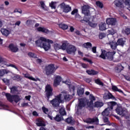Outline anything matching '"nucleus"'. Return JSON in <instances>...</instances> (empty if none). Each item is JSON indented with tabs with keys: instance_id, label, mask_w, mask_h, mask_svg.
I'll return each mask as SVG.
<instances>
[{
	"instance_id": "obj_50",
	"label": "nucleus",
	"mask_w": 130,
	"mask_h": 130,
	"mask_svg": "<svg viewBox=\"0 0 130 130\" xmlns=\"http://www.w3.org/2000/svg\"><path fill=\"white\" fill-rule=\"evenodd\" d=\"M96 84L100 85V86H103V83L100 81L99 79H96L95 80Z\"/></svg>"
},
{
	"instance_id": "obj_17",
	"label": "nucleus",
	"mask_w": 130,
	"mask_h": 130,
	"mask_svg": "<svg viewBox=\"0 0 130 130\" xmlns=\"http://www.w3.org/2000/svg\"><path fill=\"white\" fill-rule=\"evenodd\" d=\"M24 77L26 79H28V80H31V81H34V82H37V81H39L40 82V79L36 77V78L33 77V76H31L29 75V74H23Z\"/></svg>"
},
{
	"instance_id": "obj_31",
	"label": "nucleus",
	"mask_w": 130,
	"mask_h": 130,
	"mask_svg": "<svg viewBox=\"0 0 130 130\" xmlns=\"http://www.w3.org/2000/svg\"><path fill=\"white\" fill-rule=\"evenodd\" d=\"M22 99V97L17 95H13V101H15L16 103H18L20 100Z\"/></svg>"
},
{
	"instance_id": "obj_25",
	"label": "nucleus",
	"mask_w": 130,
	"mask_h": 130,
	"mask_svg": "<svg viewBox=\"0 0 130 130\" xmlns=\"http://www.w3.org/2000/svg\"><path fill=\"white\" fill-rule=\"evenodd\" d=\"M63 83H64V84H66V85H68V86H69V89H70L71 90H72V91H75L76 87H75V86L73 85H71V82H70V81H63Z\"/></svg>"
},
{
	"instance_id": "obj_58",
	"label": "nucleus",
	"mask_w": 130,
	"mask_h": 130,
	"mask_svg": "<svg viewBox=\"0 0 130 130\" xmlns=\"http://www.w3.org/2000/svg\"><path fill=\"white\" fill-rule=\"evenodd\" d=\"M78 13V9H74L72 12V15H76V14Z\"/></svg>"
},
{
	"instance_id": "obj_10",
	"label": "nucleus",
	"mask_w": 130,
	"mask_h": 130,
	"mask_svg": "<svg viewBox=\"0 0 130 130\" xmlns=\"http://www.w3.org/2000/svg\"><path fill=\"white\" fill-rule=\"evenodd\" d=\"M56 69L54 67V64H49L45 68L46 75H51L53 74L56 70Z\"/></svg>"
},
{
	"instance_id": "obj_21",
	"label": "nucleus",
	"mask_w": 130,
	"mask_h": 130,
	"mask_svg": "<svg viewBox=\"0 0 130 130\" xmlns=\"http://www.w3.org/2000/svg\"><path fill=\"white\" fill-rule=\"evenodd\" d=\"M109 45L111 49L115 50L116 49V47H117V43L115 41H110L109 43Z\"/></svg>"
},
{
	"instance_id": "obj_16",
	"label": "nucleus",
	"mask_w": 130,
	"mask_h": 130,
	"mask_svg": "<svg viewBox=\"0 0 130 130\" xmlns=\"http://www.w3.org/2000/svg\"><path fill=\"white\" fill-rule=\"evenodd\" d=\"M103 98L105 100H108V99H112V100H115V97L111 94L110 92L105 93L103 95Z\"/></svg>"
},
{
	"instance_id": "obj_44",
	"label": "nucleus",
	"mask_w": 130,
	"mask_h": 130,
	"mask_svg": "<svg viewBox=\"0 0 130 130\" xmlns=\"http://www.w3.org/2000/svg\"><path fill=\"white\" fill-rule=\"evenodd\" d=\"M64 98L66 101H69L72 99V95L69 94H63Z\"/></svg>"
},
{
	"instance_id": "obj_60",
	"label": "nucleus",
	"mask_w": 130,
	"mask_h": 130,
	"mask_svg": "<svg viewBox=\"0 0 130 130\" xmlns=\"http://www.w3.org/2000/svg\"><path fill=\"white\" fill-rule=\"evenodd\" d=\"M81 65L84 69H87V68H88V66H87V64H86L85 63H82Z\"/></svg>"
},
{
	"instance_id": "obj_3",
	"label": "nucleus",
	"mask_w": 130,
	"mask_h": 130,
	"mask_svg": "<svg viewBox=\"0 0 130 130\" xmlns=\"http://www.w3.org/2000/svg\"><path fill=\"white\" fill-rule=\"evenodd\" d=\"M116 112L119 115H121L123 117H124L125 119H128L129 118V113L125 108H122L121 107H118L116 109Z\"/></svg>"
},
{
	"instance_id": "obj_8",
	"label": "nucleus",
	"mask_w": 130,
	"mask_h": 130,
	"mask_svg": "<svg viewBox=\"0 0 130 130\" xmlns=\"http://www.w3.org/2000/svg\"><path fill=\"white\" fill-rule=\"evenodd\" d=\"M91 10H94L93 9L91 8L88 5H84L81 7L82 13L85 15V17H88L90 15V11Z\"/></svg>"
},
{
	"instance_id": "obj_62",
	"label": "nucleus",
	"mask_w": 130,
	"mask_h": 130,
	"mask_svg": "<svg viewBox=\"0 0 130 130\" xmlns=\"http://www.w3.org/2000/svg\"><path fill=\"white\" fill-rule=\"evenodd\" d=\"M96 47H92V52H93V53H96Z\"/></svg>"
},
{
	"instance_id": "obj_33",
	"label": "nucleus",
	"mask_w": 130,
	"mask_h": 130,
	"mask_svg": "<svg viewBox=\"0 0 130 130\" xmlns=\"http://www.w3.org/2000/svg\"><path fill=\"white\" fill-rule=\"evenodd\" d=\"M82 47H84L85 48H91L92 47V44L90 42L85 43L82 45Z\"/></svg>"
},
{
	"instance_id": "obj_2",
	"label": "nucleus",
	"mask_w": 130,
	"mask_h": 130,
	"mask_svg": "<svg viewBox=\"0 0 130 130\" xmlns=\"http://www.w3.org/2000/svg\"><path fill=\"white\" fill-rule=\"evenodd\" d=\"M37 46L41 47V48H44L45 51H47L50 49L51 46L49 43H47V39L41 37L39 40L35 42Z\"/></svg>"
},
{
	"instance_id": "obj_41",
	"label": "nucleus",
	"mask_w": 130,
	"mask_h": 130,
	"mask_svg": "<svg viewBox=\"0 0 130 130\" xmlns=\"http://www.w3.org/2000/svg\"><path fill=\"white\" fill-rule=\"evenodd\" d=\"M11 89V92L12 94H16V93H18V89L16 87L13 86Z\"/></svg>"
},
{
	"instance_id": "obj_28",
	"label": "nucleus",
	"mask_w": 130,
	"mask_h": 130,
	"mask_svg": "<svg viewBox=\"0 0 130 130\" xmlns=\"http://www.w3.org/2000/svg\"><path fill=\"white\" fill-rule=\"evenodd\" d=\"M100 30L101 31H104V30H106V23L105 22H102L99 25Z\"/></svg>"
},
{
	"instance_id": "obj_18",
	"label": "nucleus",
	"mask_w": 130,
	"mask_h": 130,
	"mask_svg": "<svg viewBox=\"0 0 130 130\" xmlns=\"http://www.w3.org/2000/svg\"><path fill=\"white\" fill-rule=\"evenodd\" d=\"M87 122L88 123H94L95 124H99V119L97 117H95L92 119H88L87 121Z\"/></svg>"
},
{
	"instance_id": "obj_5",
	"label": "nucleus",
	"mask_w": 130,
	"mask_h": 130,
	"mask_svg": "<svg viewBox=\"0 0 130 130\" xmlns=\"http://www.w3.org/2000/svg\"><path fill=\"white\" fill-rule=\"evenodd\" d=\"M116 53L115 52H106L105 50H102V53L100 55V57L105 59L107 57L109 60H113V55Z\"/></svg>"
},
{
	"instance_id": "obj_1",
	"label": "nucleus",
	"mask_w": 130,
	"mask_h": 130,
	"mask_svg": "<svg viewBox=\"0 0 130 130\" xmlns=\"http://www.w3.org/2000/svg\"><path fill=\"white\" fill-rule=\"evenodd\" d=\"M90 102L86 99H78V104L76 106V112L77 114H80L82 112V110L84 109L85 106L86 107H91L93 105V102L96 100L95 96L92 94H90L89 96Z\"/></svg>"
},
{
	"instance_id": "obj_37",
	"label": "nucleus",
	"mask_w": 130,
	"mask_h": 130,
	"mask_svg": "<svg viewBox=\"0 0 130 130\" xmlns=\"http://www.w3.org/2000/svg\"><path fill=\"white\" fill-rule=\"evenodd\" d=\"M103 106V103L101 102H96L94 103V107H102Z\"/></svg>"
},
{
	"instance_id": "obj_13",
	"label": "nucleus",
	"mask_w": 130,
	"mask_h": 130,
	"mask_svg": "<svg viewBox=\"0 0 130 130\" xmlns=\"http://www.w3.org/2000/svg\"><path fill=\"white\" fill-rule=\"evenodd\" d=\"M123 2V0H115L113 2L114 6L116 9H123L124 8Z\"/></svg>"
},
{
	"instance_id": "obj_19",
	"label": "nucleus",
	"mask_w": 130,
	"mask_h": 130,
	"mask_svg": "<svg viewBox=\"0 0 130 130\" xmlns=\"http://www.w3.org/2000/svg\"><path fill=\"white\" fill-rule=\"evenodd\" d=\"M9 48L12 52H18V51L19 50L18 47H17L16 45H14L13 44L9 45Z\"/></svg>"
},
{
	"instance_id": "obj_57",
	"label": "nucleus",
	"mask_w": 130,
	"mask_h": 130,
	"mask_svg": "<svg viewBox=\"0 0 130 130\" xmlns=\"http://www.w3.org/2000/svg\"><path fill=\"white\" fill-rule=\"evenodd\" d=\"M6 62V59L0 56V63L4 64Z\"/></svg>"
},
{
	"instance_id": "obj_11",
	"label": "nucleus",
	"mask_w": 130,
	"mask_h": 130,
	"mask_svg": "<svg viewBox=\"0 0 130 130\" xmlns=\"http://www.w3.org/2000/svg\"><path fill=\"white\" fill-rule=\"evenodd\" d=\"M65 50H66V52L68 54H72V53H75L76 51H77V48L73 45H70L68 46L67 44Z\"/></svg>"
},
{
	"instance_id": "obj_14",
	"label": "nucleus",
	"mask_w": 130,
	"mask_h": 130,
	"mask_svg": "<svg viewBox=\"0 0 130 130\" xmlns=\"http://www.w3.org/2000/svg\"><path fill=\"white\" fill-rule=\"evenodd\" d=\"M60 9H63L64 13H69L70 11H72V7H70V5H66L64 3H61L60 5Z\"/></svg>"
},
{
	"instance_id": "obj_53",
	"label": "nucleus",
	"mask_w": 130,
	"mask_h": 130,
	"mask_svg": "<svg viewBox=\"0 0 130 130\" xmlns=\"http://www.w3.org/2000/svg\"><path fill=\"white\" fill-rule=\"evenodd\" d=\"M123 3L126 6H128V7L130 6V0H123Z\"/></svg>"
},
{
	"instance_id": "obj_40",
	"label": "nucleus",
	"mask_w": 130,
	"mask_h": 130,
	"mask_svg": "<svg viewBox=\"0 0 130 130\" xmlns=\"http://www.w3.org/2000/svg\"><path fill=\"white\" fill-rule=\"evenodd\" d=\"M59 113L61 115H66L67 113L66 112V110L64 107H61L59 110Z\"/></svg>"
},
{
	"instance_id": "obj_9",
	"label": "nucleus",
	"mask_w": 130,
	"mask_h": 130,
	"mask_svg": "<svg viewBox=\"0 0 130 130\" xmlns=\"http://www.w3.org/2000/svg\"><path fill=\"white\" fill-rule=\"evenodd\" d=\"M68 44V42L64 41L62 43V44L56 43L54 45V48L56 50H59L61 49L62 50H66L67 48V45Z\"/></svg>"
},
{
	"instance_id": "obj_54",
	"label": "nucleus",
	"mask_w": 130,
	"mask_h": 130,
	"mask_svg": "<svg viewBox=\"0 0 130 130\" xmlns=\"http://www.w3.org/2000/svg\"><path fill=\"white\" fill-rule=\"evenodd\" d=\"M106 36V35L104 33H101L99 35L100 39H103Z\"/></svg>"
},
{
	"instance_id": "obj_49",
	"label": "nucleus",
	"mask_w": 130,
	"mask_h": 130,
	"mask_svg": "<svg viewBox=\"0 0 130 130\" xmlns=\"http://www.w3.org/2000/svg\"><path fill=\"white\" fill-rule=\"evenodd\" d=\"M28 55L29 56V57H32L34 58H35L36 57V54L32 53V52H29L28 53Z\"/></svg>"
},
{
	"instance_id": "obj_12",
	"label": "nucleus",
	"mask_w": 130,
	"mask_h": 130,
	"mask_svg": "<svg viewBox=\"0 0 130 130\" xmlns=\"http://www.w3.org/2000/svg\"><path fill=\"white\" fill-rule=\"evenodd\" d=\"M52 87L50 85H47L45 87V91H46V96L48 98V101H49V98L50 96H52V91H53Z\"/></svg>"
},
{
	"instance_id": "obj_38",
	"label": "nucleus",
	"mask_w": 130,
	"mask_h": 130,
	"mask_svg": "<svg viewBox=\"0 0 130 130\" xmlns=\"http://www.w3.org/2000/svg\"><path fill=\"white\" fill-rule=\"evenodd\" d=\"M59 27L61 29H62L63 30H67V29H68L69 26L67 24L61 23L59 24Z\"/></svg>"
},
{
	"instance_id": "obj_23",
	"label": "nucleus",
	"mask_w": 130,
	"mask_h": 130,
	"mask_svg": "<svg viewBox=\"0 0 130 130\" xmlns=\"http://www.w3.org/2000/svg\"><path fill=\"white\" fill-rule=\"evenodd\" d=\"M65 121L67 122V123H69L72 125L75 124V119L73 117H69L67 119L65 120Z\"/></svg>"
},
{
	"instance_id": "obj_39",
	"label": "nucleus",
	"mask_w": 130,
	"mask_h": 130,
	"mask_svg": "<svg viewBox=\"0 0 130 130\" xmlns=\"http://www.w3.org/2000/svg\"><path fill=\"white\" fill-rule=\"evenodd\" d=\"M84 88L78 89L77 90V94L79 96H82L84 94Z\"/></svg>"
},
{
	"instance_id": "obj_29",
	"label": "nucleus",
	"mask_w": 130,
	"mask_h": 130,
	"mask_svg": "<svg viewBox=\"0 0 130 130\" xmlns=\"http://www.w3.org/2000/svg\"><path fill=\"white\" fill-rule=\"evenodd\" d=\"M1 32L2 33L3 35H4L5 36H8V35L10 34V30L2 28L1 29Z\"/></svg>"
},
{
	"instance_id": "obj_51",
	"label": "nucleus",
	"mask_w": 130,
	"mask_h": 130,
	"mask_svg": "<svg viewBox=\"0 0 130 130\" xmlns=\"http://www.w3.org/2000/svg\"><path fill=\"white\" fill-rule=\"evenodd\" d=\"M40 4L41 8H42L43 10H45V9H46V6H45V4H44V2L43 1H41Z\"/></svg>"
},
{
	"instance_id": "obj_32",
	"label": "nucleus",
	"mask_w": 130,
	"mask_h": 130,
	"mask_svg": "<svg viewBox=\"0 0 130 130\" xmlns=\"http://www.w3.org/2000/svg\"><path fill=\"white\" fill-rule=\"evenodd\" d=\"M53 119L56 121H60L61 120H63V118H62V116L61 115H56L55 117H54Z\"/></svg>"
},
{
	"instance_id": "obj_45",
	"label": "nucleus",
	"mask_w": 130,
	"mask_h": 130,
	"mask_svg": "<svg viewBox=\"0 0 130 130\" xmlns=\"http://www.w3.org/2000/svg\"><path fill=\"white\" fill-rule=\"evenodd\" d=\"M7 67H11V68H13L14 69H15V70H17V71L19 72V69H18V67H17L16 65L14 64H11V63L7 64Z\"/></svg>"
},
{
	"instance_id": "obj_59",
	"label": "nucleus",
	"mask_w": 130,
	"mask_h": 130,
	"mask_svg": "<svg viewBox=\"0 0 130 130\" xmlns=\"http://www.w3.org/2000/svg\"><path fill=\"white\" fill-rule=\"evenodd\" d=\"M14 13H19V14H22V11L21 10L19 11V10L16 9L14 10Z\"/></svg>"
},
{
	"instance_id": "obj_63",
	"label": "nucleus",
	"mask_w": 130,
	"mask_h": 130,
	"mask_svg": "<svg viewBox=\"0 0 130 130\" xmlns=\"http://www.w3.org/2000/svg\"><path fill=\"white\" fill-rule=\"evenodd\" d=\"M20 24H21V21H18L15 23V26H20Z\"/></svg>"
},
{
	"instance_id": "obj_6",
	"label": "nucleus",
	"mask_w": 130,
	"mask_h": 130,
	"mask_svg": "<svg viewBox=\"0 0 130 130\" xmlns=\"http://www.w3.org/2000/svg\"><path fill=\"white\" fill-rule=\"evenodd\" d=\"M94 19H95L94 16H85L84 18V20H81V23H84V22H86V23H88V25L90 26V27H92V28H95V27L97 26V24L93 23Z\"/></svg>"
},
{
	"instance_id": "obj_34",
	"label": "nucleus",
	"mask_w": 130,
	"mask_h": 130,
	"mask_svg": "<svg viewBox=\"0 0 130 130\" xmlns=\"http://www.w3.org/2000/svg\"><path fill=\"white\" fill-rule=\"evenodd\" d=\"M112 89L113 90V91H115L116 92H119V93H123V92H122V90L118 89V88H117L116 86L113 85L112 86Z\"/></svg>"
},
{
	"instance_id": "obj_22",
	"label": "nucleus",
	"mask_w": 130,
	"mask_h": 130,
	"mask_svg": "<svg viewBox=\"0 0 130 130\" xmlns=\"http://www.w3.org/2000/svg\"><path fill=\"white\" fill-rule=\"evenodd\" d=\"M22 76L18 74H15L14 76L12 77V79L14 80V81H16L17 82L22 81Z\"/></svg>"
},
{
	"instance_id": "obj_47",
	"label": "nucleus",
	"mask_w": 130,
	"mask_h": 130,
	"mask_svg": "<svg viewBox=\"0 0 130 130\" xmlns=\"http://www.w3.org/2000/svg\"><path fill=\"white\" fill-rule=\"evenodd\" d=\"M2 81L6 84V85H7L8 86L10 85V80L4 78L2 79Z\"/></svg>"
},
{
	"instance_id": "obj_42",
	"label": "nucleus",
	"mask_w": 130,
	"mask_h": 130,
	"mask_svg": "<svg viewBox=\"0 0 130 130\" xmlns=\"http://www.w3.org/2000/svg\"><path fill=\"white\" fill-rule=\"evenodd\" d=\"M122 33H124L126 35H129L130 34V28H126L125 29H123L122 31Z\"/></svg>"
},
{
	"instance_id": "obj_36",
	"label": "nucleus",
	"mask_w": 130,
	"mask_h": 130,
	"mask_svg": "<svg viewBox=\"0 0 130 130\" xmlns=\"http://www.w3.org/2000/svg\"><path fill=\"white\" fill-rule=\"evenodd\" d=\"M8 73L9 71L6 70H0V77H4L6 74H8Z\"/></svg>"
},
{
	"instance_id": "obj_7",
	"label": "nucleus",
	"mask_w": 130,
	"mask_h": 130,
	"mask_svg": "<svg viewBox=\"0 0 130 130\" xmlns=\"http://www.w3.org/2000/svg\"><path fill=\"white\" fill-rule=\"evenodd\" d=\"M116 105V103L115 102H111L108 103V105L110 107H108L107 108L105 109V110L102 113V115L103 117L108 116L109 115V113L110 110H112L113 109V106Z\"/></svg>"
},
{
	"instance_id": "obj_48",
	"label": "nucleus",
	"mask_w": 130,
	"mask_h": 130,
	"mask_svg": "<svg viewBox=\"0 0 130 130\" xmlns=\"http://www.w3.org/2000/svg\"><path fill=\"white\" fill-rule=\"evenodd\" d=\"M96 5L98 7H99V8H101V9H102V8H103V4L100 1L96 2Z\"/></svg>"
},
{
	"instance_id": "obj_27",
	"label": "nucleus",
	"mask_w": 130,
	"mask_h": 130,
	"mask_svg": "<svg viewBox=\"0 0 130 130\" xmlns=\"http://www.w3.org/2000/svg\"><path fill=\"white\" fill-rule=\"evenodd\" d=\"M37 31L39 32H43V33H48L49 32V30L48 29L44 28V27H39L37 28Z\"/></svg>"
},
{
	"instance_id": "obj_30",
	"label": "nucleus",
	"mask_w": 130,
	"mask_h": 130,
	"mask_svg": "<svg viewBox=\"0 0 130 130\" xmlns=\"http://www.w3.org/2000/svg\"><path fill=\"white\" fill-rule=\"evenodd\" d=\"M125 43V41L123 40V39L121 38L117 41V45H120L121 46H123V45H124Z\"/></svg>"
},
{
	"instance_id": "obj_20",
	"label": "nucleus",
	"mask_w": 130,
	"mask_h": 130,
	"mask_svg": "<svg viewBox=\"0 0 130 130\" xmlns=\"http://www.w3.org/2000/svg\"><path fill=\"white\" fill-rule=\"evenodd\" d=\"M61 82V77L59 76L56 77V78L54 80V87H57L59 85L60 83Z\"/></svg>"
},
{
	"instance_id": "obj_35",
	"label": "nucleus",
	"mask_w": 130,
	"mask_h": 130,
	"mask_svg": "<svg viewBox=\"0 0 130 130\" xmlns=\"http://www.w3.org/2000/svg\"><path fill=\"white\" fill-rule=\"evenodd\" d=\"M86 73H87L88 75H92L93 76L98 74V72L95 71L94 70H87L86 71Z\"/></svg>"
},
{
	"instance_id": "obj_56",
	"label": "nucleus",
	"mask_w": 130,
	"mask_h": 130,
	"mask_svg": "<svg viewBox=\"0 0 130 130\" xmlns=\"http://www.w3.org/2000/svg\"><path fill=\"white\" fill-rule=\"evenodd\" d=\"M104 122L105 123H109V120H108V118L107 117H103Z\"/></svg>"
},
{
	"instance_id": "obj_43",
	"label": "nucleus",
	"mask_w": 130,
	"mask_h": 130,
	"mask_svg": "<svg viewBox=\"0 0 130 130\" xmlns=\"http://www.w3.org/2000/svg\"><path fill=\"white\" fill-rule=\"evenodd\" d=\"M108 33L111 35H114L116 33V30L113 29V28H111L108 30Z\"/></svg>"
},
{
	"instance_id": "obj_15",
	"label": "nucleus",
	"mask_w": 130,
	"mask_h": 130,
	"mask_svg": "<svg viewBox=\"0 0 130 130\" xmlns=\"http://www.w3.org/2000/svg\"><path fill=\"white\" fill-rule=\"evenodd\" d=\"M106 23L107 25H111V26H115L117 24V20L116 18H108L106 20Z\"/></svg>"
},
{
	"instance_id": "obj_46",
	"label": "nucleus",
	"mask_w": 130,
	"mask_h": 130,
	"mask_svg": "<svg viewBox=\"0 0 130 130\" xmlns=\"http://www.w3.org/2000/svg\"><path fill=\"white\" fill-rule=\"evenodd\" d=\"M56 2H51L50 4V7H51V9H55V7H56Z\"/></svg>"
},
{
	"instance_id": "obj_61",
	"label": "nucleus",
	"mask_w": 130,
	"mask_h": 130,
	"mask_svg": "<svg viewBox=\"0 0 130 130\" xmlns=\"http://www.w3.org/2000/svg\"><path fill=\"white\" fill-rule=\"evenodd\" d=\"M25 98L26 100L30 101V99H31V95L25 96Z\"/></svg>"
},
{
	"instance_id": "obj_26",
	"label": "nucleus",
	"mask_w": 130,
	"mask_h": 130,
	"mask_svg": "<svg viewBox=\"0 0 130 130\" xmlns=\"http://www.w3.org/2000/svg\"><path fill=\"white\" fill-rule=\"evenodd\" d=\"M6 97L10 102H13L14 101V95H11L10 93H6Z\"/></svg>"
},
{
	"instance_id": "obj_4",
	"label": "nucleus",
	"mask_w": 130,
	"mask_h": 130,
	"mask_svg": "<svg viewBox=\"0 0 130 130\" xmlns=\"http://www.w3.org/2000/svg\"><path fill=\"white\" fill-rule=\"evenodd\" d=\"M62 94H59V95L55 96V98L50 101V104L54 107H58L59 104L63 103V101L62 99Z\"/></svg>"
},
{
	"instance_id": "obj_64",
	"label": "nucleus",
	"mask_w": 130,
	"mask_h": 130,
	"mask_svg": "<svg viewBox=\"0 0 130 130\" xmlns=\"http://www.w3.org/2000/svg\"><path fill=\"white\" fill-rule=\"evenodd\" d=\"M67 129L68 130H75V128H74V127H72V126H69V127H68Z\"/></svg>"
},
{
	"instance_id": "obj_55",
	"label": "nucleus",
	"mask_w": 130,
	"mask_h": 130,
	"mask_svg": "<svg viewBox=\"0 0 130 130\" xmlns=\"http://www.w3.org/2000/svg\"><path fill=\"white\" fill-rule=\"evenodd\" d=\"M42 110L43 111V112L45 113L46 114H47L48 113V109L45 108V107H42Z\"/></svg>"
},
{
	"instance_id": "obj_24",
	"label": "nucleus",
	"mask_w": 130,
	"mask_h": 130,
	"mask_svg": "<svg viewBox=\"0 0 130 130\" xmlns=\"http://www.w3.org/2000/svg\"><path fill=\"white\" fill-rule=\"evenodd\" d=\"M36 124L38 126H45V123L41 119H38L37 120Z\"/></svg>"
},
{
	"instance_id": "obj_52",
	"label": "nucleus",
	"mask_w": 130,
	"mask_h": 130,
	"mask_svg": "<svg viewBox=\"0 0 130 130\" xmlns=\"http://www.w3.org/2000/svg\"><path fill=\"white\" fill-rule=\"evenodd\" d=\"M83 60H85V61H87V62H89V63L92 64L93 63V62H92V60L91 59H88V58L84 57L83 58Z\"/></svg>"
}]
</instances>
